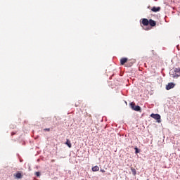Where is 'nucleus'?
<instances>
[{"label": "nucleus", "instance_id": "4468645a", "mask_svg": "<svg viewBox=\"0 0 180 180\" xmlns=\"http://www.w3.org/2000/svg\"><path fill=\"white\" fill-rule=\"evenodd\" d=\"M35 175H36L37 176H40V172H35Z\"/></svg>", "mask_w": 180, "mask_h": 180}, {"label": "nucleus", "instance_id": "f8f14e48", "mask_svg": "<svg viewBox=\"0 0 180 180\" xmlns=\"http://www.w3.org/2000/svg\"><path fill=\"white\" fill-rule=\"evenodd\" d=\"M131 171L132 172V174L136 176V174H137V171L136 170V169L131 167Z\"/></svg>", "mask_w": 180, "mask_h": 180}, {"label": "nucleus", "instance_id": "2eb2a0df", "mask_svg": "<svg viewBox=\"0 0 180 180\" xmlns=\"http://www.w3.org/2000/svg\"><path fill=\"white\" fill-rule=\"evenodd\" d=\"M175 72H180V69L176 68L174 69Z\"/></svg>", "mask_w": 180, "mask_h": 180}, {"label": "nucleus", "instance_id": "7ed1b4c3", "mask_svg": "<svg viewBox=\"0 0 180 180\" xmlns=\"http://www.w3.org/2000/svg\"><path fill=\"white\" fill-rule=\"evenodd\" d=\"M174 87H175V84L172 82L168 83V84L166 85L167 91H169V89H172V88H174Z\"/></svg>", "mask_w": 180, "mask_h": 180}, {"label": "nucleus", "instance_id": "f3484780", "mask_svg": "<svg viewBox=\"0 0 180 180\" xmlns=\"http://www.w3.org/2000/svg\"><path fill=\"white\" fill-rule=\"evenodd\" d=\"M45 131H50V128H46L44 129Z\"/></svg>", "mask_w": 180, "mask_h": 180}, {"label": "nucleus", "instance_id": "423d86ee", "mask_svg": "<svg viewBox=\"0 0 180 180\" xmlns=\"http://www.w3.org/2000/svg\"><path fill=\"white\" fill-rule=\"evenodd\" d=\"M128 60L129 59L127 58H122L120 59L121 65H124V64H126V63H127Z\"/></svg>", "mask_w": 180, "mask_h": 180}, {"label": "nucleus", "instance_id": "9d476101", "mask_svg": "<svg viewBox=\"0 0 180 180\" xmlns=\"http://www.w3.org/2000/svg\"><path fill=\"white\" fill-rule=\"evenodd\" d=\"M91 170L93 171V172H96L98 171H99V166L96 165L94 167H92Z\"/></svg>", "mask_w": 180, "mask_h": 180}, {"label": "nucleus", "instance_id": "6e6552de", "mask_svg": "<svg viewBox=\"0 0 180 180\" xmlns=\"http://www.w3.org/2000/svg\"><path fill=\"white\" fill-rule=\"evenodd\" d=\"M152 12H160L161 11V7H153L151 9Z\"/></svg>", "mask_w": 180, "mask_h": 180}, {"label": "nucleus", "instance_id": "6ab92c4d", "mask_svg": "<svg viewBox=\"0 0 180 180\" xmlns=\"http://www.w3.org/2000/svg\"><path fill=\"white\" fill-rule=\"evenodd\" d=\"M75 106H78V105L76 104Z\"/></svg>", "mask_w": 180, "mask_h": 180}, {"label": "nucleus", "instance_id": "ddd939ff", "mask_svg": "<svg viewBox=\"0 0 180 180\" xmlns=\"http://www.w3.org/2000/svg\"><path fill=\"white\" fill-rule=\"evenodd\" d=\"M135 150H136L135 151L136 154H139V153H140V151H139V148H135Z\"/></svg>", "mask_w": 180, "mask_h": 180}, {"label": "nucleus", "instance_id": "9b49d317", "mask_svg": "<svg viewBox=\"0 0 180 180\" xmlns=\"http://www.w3.org/2000/svg\"><path fill=\"white\" fill-rule=\"evenodd\" d=\"M65 144L66 146H68V147H69V148H71V147H72V145L71 144V141H70V139H67Z\"/></svg>", "mask_w": 180, "mask_h": 180}, {"label": "nucleus", "instance_id": "0eeeda50", "mask_svg": "<svg viewBox=\"0 0 180 180\" xmlns=\"http://www.w3.org/2000/svg\"><path fill=\"white\" fill-rule=\"evenodd\" d=\"M149 25H150V26H152L153 27H154V26H156L157 22L155 20H153V19H150Z\"/></svg>", "mask_w": 180, "mask_h": 180}, {"label": "nucleus", "instance_id": "dca6fc26", "mask_svg": "<svg viewBox=\"0 0 180 180\" xmlns=\"http://www.w3.org/2000/svg\"><path fill=\"white\" fill-rule=\"evenodd\" d=\"M100 172H102L103 174L105 172V169H100Z\"/></svg>", "mask_w": 180, "mask_h": 180}, {"label": "nucleus", "instance_id": "20e7f679", "mask_svg": "<svg viewBox=\"0 0 180 180\" xmlns=\"http://www.w3.org/2000/svg\"><path fill=\"white\" fill-rule=\"evenodd\" d=\"M14 176L16 179H20L23 177V175L22 174V172H18L14 174Z\"/></svg>", "mask_w": 180, "mask_h": 180}, {"label": "nucleus", "instance_id": "a211bd4d", "mask_svg": "<svg viewBox=\"0 0 180 180\" xmlns=\"http://www.w3.org/2000/svg\"><path fill=\"white\" fill-rule=\"evenodd\" d=\"M15 132L11 133V136H15Z\"/></svg>", "mask_w": 180, "mask_h": 180}, {"label": "nucleus", "instance_id": "39448f33", "mask_svg": "<svg viewBox=\"0 0 180 180\" xmlns=\"http://www.w3.org/2000/svg\"><path fill=\"white\" fill-rule=\"evenodd\" d=\"M141 23H142V25H143V26H148V25H149L148 19L143 18Z\"/></svg>", "mask_w": 180, "mask_h": 180}, {"label": "nucleus", "instance_id": "f257e3e1", "mask_svg": "<svg viewBox=\"0 0 180 180\" xmlns=\"http://www.w3.org/2000/svg\"><path fill=\"white\" fill-rule=\"evenodd\" d=\"M130 106L132 110H135L136 112H140V110H141V108L139 105H136V103L134 102H131Z\"/></svg>", "mask_w": 180, "mask_h": 180}, {"label": "nucleus", "instance_id": "1a4fd4ad", "mask_svg": "<svg viewBox=\"0 0 180 180\" xmlns=\"http://www.w3.org/2000/svg\"><path fill=\"white\" fill-rule=\"evenodd\" d=\"M87 123L89 124H92L94 123V120H92V115H89V120H87Z\"/></svg>", "mask_w": 180, "mask_h": 180}, {"label": "nucleus", "instance_id": "f03ea898", "mask_svg": "<svg viewBox=\"0 0 180 180\" xmlns=\"http://www.w3.org/2000/svg\"><path fill=\"white\" fill-rule=\"evenodd\" d=\"M150 117L155 119V120H157L158 123H161V115H160L159 114L152 113L150 115Z\"/></svg>", "mask_w": 180, "mask_h": 180}]
</instances>
